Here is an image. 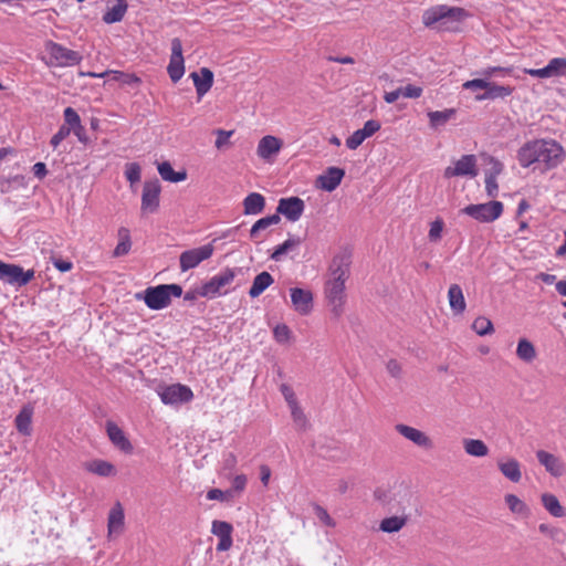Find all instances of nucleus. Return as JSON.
<instances>
[{
    "label": "nucleus",
    "instance_id": "39",
    "mask_svg": "<svg viewBox=\"0 0 566 566\" xmlns=\"http://www.w3.org/2000/svg\"><path fill=\"white\" fill-rule=\"evenodd\" d=\"M118 238L119 241L113 252L117 258L127 254L132 248L130 233L127 228H119Z\"/></svg>",
    "mask_w": 566,
    "mask_h": 566
},
{
    "label": "nucleus",
    "instance_id": "23",
    "mask_svg": "<svg viewBox=\"0 0 566 566\" xmlns=\"http://www.w3.org/2000/svg\"><path fill=\"white\" fill-rule=\"evenodd\" d=\"M190 76L193 80V84L199 97H202L206 93H208L213 84V73L207 67H202L200 70V74L192 72Z\"/></svg>",
    "mask_w": 566,
    "mask_h": 566
},
{
    "label": "nucleus",
    "instance_id": "30",
    "mask_svg": "<svg viewBox=\"0 0 566 566\" xmlns=\"http://www.w3.org/2000/svg\"><path fill=\"white\" fill-rule=\"evenodd\" d=\"M128 4L126 0H116V3L108 8L103 15V21L107 24L116 23L123 20Z\"/></svg>",
    "mask_w": 566,
    "mask_h": 566
},
{
    "label": "nucleus",
    "instance_id": "43",
    "mask_svg": "<svg viewBox=\"0 0 566 566\" xmlns=\"http://www.w3.org/2000/svg\"><path fill=\"white\" fill-rule=\"evenodd\" d=\"M233 527L230 523L224 521H213L211 533L219 538L232 536Z\"/></svg>",
    "mask_w": 566,
    "mask_h": 566
},
{
    "label": "nucleus",
    "instance_id": "61",
    "mask_svg": "<svg viewBox=\"0 0 566 566\" xmlns=\"http://www.w3.org/2000/svg\"><path fill=\"white\" fill-rule=\"evenodd\" d=\"M485 191L490 198H495L499 193V185L496 178L485 177Z\"/></svg>",
    "mask_w": 566,
    "mask_h": 566
},
{
    "label": "nucleus",
    "instance_id": "28",
    "mask_svg": "<svg viewBox=\"0 0 566 566\" xmlns=\"http://www.w3.org/2000/svg\"><path fill=\"white\" fill-rule=\"evenodd\" d=\"M449 304L454 314H461L465 310V300L462 289L458 284H452L448 291Z\"/></svg>",
    "mask_w": 566,
    "mask_h": 566
},
{
    "label": "nucleus",
    "instance_id": "49",
    "mask_svg": "<svg viewBox=\"0 0 566 566\" xmlns=\"http://www.w3.org/2000/svg\"><path fill=\"white\" fill-rule=\"evenodd\" d=\"M313 511L318 521L324 525L328 527H334L336 525L335 521L329 516L328 512L323 506L313 504Z\"/></svg>",
    "mask_w": 566,
    "mask_h": 566
},
{
    "label": "nucleus",
    "instance_id": "34",
    "mask_svg": "<svg viewBox=\"0 0 566 566\" xmlns=\"http://www.w3.org/2000/svg\"><path fill=\"white\" fill-rule=\"evenodd\" d=\"M505 504L509 510L521 517H528L531 511L530 507L515 494H506L504 496Z\"/></svg>",
    "mask_w": 566,
    "mask_h": 566
},
{
    "label": "nucleus",
    "instance_id": "56",
    "mask_svg": "<svg viewBox=\"0 0 566 566\" xmlns=\"http://www.w3.org/2000/svg\"><path fill=\"white\" fill-rule=\"evenodd\" d=\"M70 134L71 128L62 125L51 138V145L56 148Z\"/></svg>",
    "mask_w": 566,
    "mask_h": 566
},
{
    "label": "nucleus",
    "instance_id": "4",
    "mask_svg": "<svg viewBox=\"0 0 566 566\" xmlns=\"http://www.w3.org/2000/svg\"><path fill=\"white\" fill-rule=\"evenodd\" d=\"M182 295V287L178 284H161L157 286L147 287L144 295L136 294L138 300L143 298L145 304L150 310H163L171 303V297H180Z\"/></svg>",
    "mask_w": 566,
    "mask_h": 566
},
{
    "label": "nucleus",
    "instance_id": "31",
    "mask_svg": "<svg viewBox=\"0 0 566 566\" xmlns=\"http://www.w3.org/2000/svg\"><path fill=\"white\" fill-rule=\"evenodd\" d=\"M158 172L160 177L169 182H180L186 180L187 178V171L185 169L180 171H175L168 161H163L158 164Z\"/></svg>",
    "mask_w": 566,
    "mask_h": 566
},
{
    "label": "nucleus",
    "instance_id": "19",
    "mask_svg": "<svg viewBox=\"0 0 566 566\" xmlns=\"http://www.w3.org/2000/svg\"><path fill=\"white\" fill-rule=\"evenodd\" d=\"M345 170L338 167H328L324 174L317 178V186L328 192L334 191L342 182Z\"/></svg>",
    "mask_w": 566,
    "mask_h": 566
},
{
    "label": "nucleus",
    "instance_id": "27",
    "mask_svg": "<svg viewBox=\"0 0 566 566\" xmlns=\"http://www.w3.org/2000/svg\"><path fill=\"white\" fill-rule=\"evenodd\" d=\"M90 76L92 77H109V80L119 82L126 85H137L139 84L140 80L135 74L124 73L120 71H114L109 70L103 73H90Z\"/></svg>",
    "mask_w": 566,
    "mask_h": 566
},
{
    "label": "nucleus",
    "instance_id": "29",
    "mask_svg": "<svg viewBox=\"0 0 566 566\" xmlns=\"http://www.w3.org/2000/svg\"><path fill=\"white\" fill-rule=\"evenodd\" d=\"M273 282L274 280L269 272L263 271L259 273L253 280L249 295L252 298L260 296Z\"/></svg>",
    "mask_w": 566,
    "mask_h": 566
},
{
    "label": "nucleus",
    "instance_id": "26",
    "mask_svg": "<svg viewBox=\"0 0 566 566\" xmlns=\"http://www.w3.org/2000/svg\"><path fill=\"white\" fill-rule=\"evenodd\" d=\"M265 208V198L259 192L249 193L243 200L244 214H259Z\"/></svg>",
    "mask_w": 566,
    "mask_h": 566
},
{
    "label": "nucleus",
    "instance_id": "59",
    "mask_svg": "<svg viewBox=\"0 0 566 566\" xmlns=\"http://www.w3.org/2000/svg\"><path fill=\"white\" fill-rule=\"evenodd\" d=\"M380 129V123L375 119H369L364 124V127L360 129L361 133L366 136V138L373 136L376 132Z\"/></svg>",
    "mask_w": 566,
    "mask_h": 566
},
{
    "label": "nucleus",
    "instance_id": "14",
    "mask_svg": "<svg viewBox=\"0 0 566 566\" xmlns=\"http://www.w3.org/2000/svg\"><path fill=\"white\" fill-rule=\"evenodd\" d=\"M395 430L405 439L424 450H431L434 446L432 439L426 432L411 426L398 423L395 426Z\"/></svg>",
    "mask_w": 566,
    "mask_h": 566
},
{
    "label": "nucleus",
    "instance_id": "42",
    "mask_svg": "<svg viewBox=\"0 0 566 566\" xmlns=\"http://www.w3.org/2000/svg\"><path fill=\"white\" fill-rule=\"evenodd\" d=\"M546 70L548 72L549 77H557L566 74V59L565 57H554L552 59L547 65Z\"/></svg>",
    "mask_w": 566,
    "mask_h": 566
},
{
    "label": "nucleus",
    "instance_id": "51",
    "mask_svg": "<svg viewBox=\"0 0 566 566\" xmlns=\"http://www.w3.org/2000/svg\"><path fill=\"white\" fill-rule=\"evenodd\" d=\"M233 497V491H222L220 489H211L207 492V499L211 501H229Z\"/></svg>",
    "mask_w": 566,
    "mask_h": 566
},
{
    "label": "nucleus",
    "instance_id": "32",
    "mask_svg": "<svg viewBox=\"0 0 566 566\" xmlns=\"http://www.w3.org/2000/svg\"><path fill=\"white\" fill-rule=\"evenodd\" d=\"M455 113L457 111L454 108L428 112L430 127L437 129L441 126H444L450 119H452L455 116Z\"/></svg>",
    "mask_w": 566,
    "mask_h": 566
},
{
    "label": "nucleus",
    "instance_id": "7",
    "mask_svg": "<svg viewBox=\"0 0 566 566\" xmlns=\"http://www.w3.org/2000/svg\"><path fill=\"white\" fill-rule=\"evenodd\" d=\"M35 271L23 270L22 266L12 263H4L0 260V281L12 286H24L34 279Z\"/></svg>",
    "mask_w": 566,
    "mask_h": 566
},
{
    "label": "nucleus",
    "instance_id": "53",
    "mask_svg": "<svg viewBox=\"0 0 566 566\" xmlns=\"http://www.w3.org/2000/svg\"><path fill=\"white\" fill-rule=\"evenodd\" d=\"M365 139L366 136L364 133H361L360 129H357L346 139V146L349 149H356L364 143Z\"/></svg>",
    "mask_w": 566,
    "mask_h": 566
},
{
    "label": "nucleus",
    "instance_id": "38",
    "mask_svg": "<svg viewBox=\"0 0 566 566\" xmlns=\"http://www.w3.org/2000/svg\"><path fill=\"white\" fill-rule=\"evenodd\" d=\"M407 516H390L384 518L379 524V530L384 533L399 532L407 524Z\"/></svg>",
    "mask_w": 566,
    "mask_h": 566
},
{
    "label": "nucleus",
    "instance_id": "37",
    "mask_svg": "<svg viewBox=\"0 0 566 566\" xmlns=\"http://www.w3.org/2000/svg\"><path fill=\"white\" fill-rule=\"evenodd\" d=\"M542 503L545 510L555 517H562L565 515L564 507L560 505L558 499L551 493H544L542 495Z\"/></svg>",
    "mask_w": 566,
    "mask_h": 566
},
{
    "label": "nucleus",
    "instance_id": "52",
    "mask_svg": "<svg viewBox=\"0 0 566 566\" xmlns=\"http://www.w3.org/2000/svg\"><path fill=\"white\" fill-rule=\"evenodd\" d=\"M127 180L133 185L140 180V167L136 163L128 164L125 169Z\"/></svg>",
    "mask_w": 566,
    "mask_h": 566
},
{
    "label": "nucleus",
    "instance_id": "44",
    "mask_svg": "<svg viewBox=\"0 0 566 566\" xmlns=\"http://www.w3.org/2000/svg\"><path fill=\"white\" fill-rule=\"evenodd\" d=\"M485 164L488 166L485 169V177L489 178H497V176L501 175L504 169L503 164L492 156H488L485 158Z\"/></svg>",
    "mask_w": 566,
    "mask_h": 566
},
{
    "label": "nucleus",
    "instance_id": "9",
    "mask_svg": "<svg viewBox=\"0 0 566 566\" xmlns=\"http://www.w3.org/2000/svg\"><path fill=\"white\" fill-rule=\"evenodd\" d=\"M157 392L163 403L165 405H179L188 402L193 397L191 389L188 386L181 384L159 387Z\"/></svg>",
    "mask_w": 566,
    "mask_h": 566
},
{
    "label": "nucleus",
    "instance_id": "46",
    "mask_svg": "<svg viewBox=\"0 0 566 566\" xmlns=\"http://www.w3.org/2000/svg\"><path fill=\"white\" fill-rule=\"evenodd\" d=\"M513 72L512 67H502V66H490L481 71V75L485 76L488 80L492 77H505L511 75Z\"/></svg>",
    "mask_w": 566,
    "mask_h": 566
},
{
    "label": "nucleus",
    "instance_id": "40",
    "mask_svg": "<svg viewBox=\"0 0 566 566\" xmlns=\"http://www.w3.org/2000/svg\"><path fill=\"white\" fill-rule=\"evenodd\" d=\"M300 244H301L300 238H289L282 244H280L275 248V250L271 254V259L274 261H280L284 254L294 250Z\"/></svg>",
    "mask_w": 566,
    "mask_h": 566
},
{
    "label": "nucleus",
    "instance_id": "55",
    "mask_svg": "<svg viewBox=\"0 0 566 566\" xmlns=\"http://www.w3.org/2000/svg\"><path fill=\"white\" fill-rule=\"evenodd\" d=\"M399 90H400V95L406 98H418L422 94V88L420 86H416V85H411V84L403 86V87H399Z\"/></svg>",
    "mask_w": 566,
    "mask_h": 566
},
{
    "label": "nucleus",
    "instance_id": "1",
    "mask_svg": "<svg viewBox=\"0 0 566 566\" xmlns=\"http://www.w3.org/2000/svg\"><path fill=\"white\" fill-rule=\"evenodd\" d=\"M349 258L347 255L336 256L331 265V277L324 286V295L331 313L340 317L346 303L345 283L349 276Z\"/></svg>",
    "mask_w": 566,
    "mask_h": 566
},
{
    "label": "nucleus",
    "instance_id": "8",
    "mask_svg": "<svg viewBox=\"0 0 566 566\" xmlns=\"http://www.w3.org/2000/svg\"><path fill=\"white\" fill-rule=\"evenodd\" d=\"M461 212L480 222H492L501 217L503 203L492 200L486 203L469 205L464 207Z\"/></svg>",
    "mask_w": 566,
    "mask_h": 566
},
{
    "label": "nucleus",
    "instance_id": "58",
    "mask_svg": "<svg viewBox=\"0 0 566 566\" xmlns=\"http://www.w3.org/2000/svg\"><path fill=\"white\" fill-rule=\"evenodd\" d=\"M274 338L279 343H286L290 339L291 331L286 325H277L275 326L274 331Z\"/></svg>",
    "mask_w": 566,
    "mask_h": 566
},
{
    "label": "nucleus",
    "instance_id": "10",
    "mask_svg": "<svg viewBox=\"0 0 566 566\" xmlns=\"http://www.w3.org/2000/svg\"><path fill=\"white\" fill-rule=\"evenodd\" d=\"M214 248L211 243L184 251L179 256L180 270L186 272L196 268L202 261L208 260L213 254Z\"/></svg>",
    "mask_w": 566,
    "mask_h": 566
},
{
    "label": "nucleus",
    "instance_id": "35",
    "mask_svg": "<svg viewBox=\"0 0 566 566\" xmlns=\"http://www.w3.org/2000/svg\"><path fill=\"white\" fill-rule=\"evenodd\" d=\"M463 449L471 457L482 458L489 454L488 446L480 439H464Z\"/></svg>",
    "mask_w": 566,
    "mask_h": 566
},
{
    "label": "nucleus",
    "instance_id": "11",
    "mask_svg": "<svg viewBox=\"0 0 566 566\" xmlns=\"http://www.w3.org/2000/svg\"><path fill=\"white\" fill-rule=\"evenodd\" d=\"M478 175L476 158L474 155H463L460 159L455 160L453 166H448L444 169V178L453 177H475Z\"/></svg>",
    "mask_w": 566,
    "mask_h": 566
},
{
    "label": "nucleus",
    "instance_id": "20",
    "mask_svg": "<svg viewBox=\"0 0 566 566\" xmlns=\"http://www.w3.org/2000/svg\"><path fill=\"white\" fill-rule=\"evenodd\" d=\"M106 431L112 443L125 453H132L133 446L126 438L124 431L113 421H107Z\"/></svg>",
    "mask_w": 566,
    "mask_h": 566
},
{
    "label": "nucleus",
    "instance_id": "6",
    "mask_svg": "<svg viewBox=\"0 0 566 566\" xmlns=\"http://www.w3.org/2000/svg\"><path fill=\"white\" fill-rule=\"evenodd\" d=\"M45 52L49 55L46 64L55 67H67L80 64L82 55L53 41L45 43Z\"/></svg>",
    "mask_w": 566,
    "mask_h": 566
},
{
    "label": "nucleus",
    "instance_id": "60",
    "mask_svg": "<svg viewBox=\"0 0 566 566\" xmlns=\"http://www.w3.org/2000/svg\"><path fill=\"white\" fill-rule=\"evenodd\" d=\"M247 476L244 474L235 475L232 480V488L229 491H233V495L235 493H241L247 485Z\"/></svg>",
    "mask_w": 566,
    "mask_h": 566
},
{
    "label": "nucleus",
    "instance_id": "45",
    "mask_svg": "<svg viewBox=\"0 0 566 566\" xmlns=\"http://www.w3.org/2000/svg\"><path fill=\"white\" fill-rule=\"evenodd\" d=\"M472 328L478 335L484 336L493 332V324L489 318L481 316L474 319Z\"/></svg>",
    "mask_w": 566,
    "mask_h": 566
},
{
    "label": "nucleus",
    "instance_id": "41",
    "mask_svg": "<svg viewBox=\"0 0 566 566\" xmlns=\"http://www.w3.org/2000/svg\"><path fill=\"white\" fill-rule=\"evenodd\" d=\"M281 218L279 214H272L264 218L259 219L251 228L250 235L251 238H256L258 233L262 230L268 229L271 226H275L280 222Z\"/></svg>",
    "mask_w": 566,
    "mask_h": 566
},
{
    "label": "nucleus",
    "instance_id": "48",
    "mask_svg": "<svg viewBox=\"0 0 566 566\" xmlns=\"http://www.w3.org/2000/svg\"><path fill=\"white\" fill-rule=\"evenodd\" d=\"M64 122L65 126L71 128V132L81 125V118L76 111L72 107H66L64 109Z\"/></svg>",
    "mask_w": 566,
    "mask_h": 566
},
{
    "label": "nucleus",
    "instance_id": "54",
    "mask_svg": "<svg viewBox=\"0 0 566 566\" xmlns=\"http://www.w3.org/2000/svg\"><path fill=\"white\" fill-rule=\"evenodd\" d=\"M486 85H488V78L485 76H483L481 78H474V80L464 82L462 87L464 90H470V91H478V90L485 91Z\"/></svg>",
    "mask_w": 566,
    "mask_h": 566
},
{
    "label": "nucleus",
    "instance_id": "22",
    "mask_svg": "<svg viewBox=\"0 0 566 566\" xmlns=\"http://www.w3.org/2000/svg\"><path fill=\"white\" fill-rule=\"evenodd\" d=\"M513 87L510 85H499L488 80L485 92L475 96V99L481 102L485 99L505 98L513 93Z\"/></svg>",
    "mask_w": 566,
    "mask_h": 566
},
{
    "label": "nucleus",
    "instance_id": "47",
    "mask_svg": "<svg viewBox=\"0 0 566 566\" xmlns=\"http://www.w3.org/2000/svg\"><path fill=\"white\" fill-rule=\"evenodd\" d=\"M290 409H291V416H292V419H293L295 426L301 430H305L307 427V419H306L303 410L298 406V403L293 405L292 407H290Z\"/></svg>",
    "mask_w": 566,
    "mask_h": 566
},
{
    "label": "nucleus",
    "instance_id": "21",
    "mask_svg": "<svg viewBox=\"0 0 566 566\" xmlns=\"http://www.w3.org/2000/svg\"><path fill=\"white\" fill-rule=\"evenodd\" d=\"M84 470L102 478L114 476L117 473L116 468L108 461L94 459L83 463Z\"/></svg>",
    "mask_w": 566,
    "mask_h": 566
},
{
    "label": "nucleus",
    "instance_id": "12",
    "mask_svg": "<svg viewBox=\"0 0 566 566\" xmlns=\"http://www.w3.org/2000/svg\"><path fill=\"white\" fill-rule=\"evenodd\" d=\"M170 80L177 83L185 74L182 44L178 38L171 40V56L167 67Z\"/></svg>",
    "mask_w": 566,
    "mask_h": 566
},
{
    "label": "nucleus",
    "instance_id": "50",
    "mask_svg": "<svg viewBox=\"0 0 566 566\" xmlns=\"http://www.w3.org/2000/svg\"><path fill=\"white\" fill-rule=\"evenodd\" d=\"M443 226L444 223L442 219H436L431 222L428 233V238L431 242H438L441 239Z\"/></svg>",
    "mask_w": 566,
    "mask_h": 566
},
{
    "label": "nucleus",
    "instance_id": "17",
    "mask_svg": "<svg viewBox=\"0 0 566 566\" xmlns=\"http://www.w3.org/2000/svg\"><path fill=\"white\" fill-rule=\"evenodd\" d=\"M290 292L294 310L302 315H307L313 308L312 292L300 287H293Z\"/></svg>",
    "mask_w": 566,
    "mask_h": 566
},
{
    "label": "nucleus",
    "instance_id": "33",
    "mask_svg": "<svg viewBox=\"0 0 566 566\" xmlns=\"http://www.w3.org/2000/svg\"><path fill=\"white\" fill-rule=\"evenodd\" d=\"M516 356L526 364L535 360L537 353L535 346L526 338H521L516 347Z\"/></svg>",
    "mask_w": 566,
    "mask_h": 566
},
{
    "label": "nucleus",
    "instance_id": "5",
    "mask_svg": "<svg viewBox=\"0 0 566 566\" xmlns=\"http://www.w3.org/2000/svg\"><path fill=\"white\" fill-rule=\"evenodd\" d=\"M238 272H240V269H223L201 286L199 294L208 298L227 294Z\"/></svg>",
    "mask_w": 566,
    "mask_h": 566
},
{
    "label": "nucleus",
    "instance_id": "3",
    "mask_svg": "<svg viewBox=\"0 0 566 566\" xmlns=\"http://www.w3.org/2000/svg\"><path fill=\"white\" fill-rule=\"evenodd\" d=\"M467 15L465 11L457 7L436 6L423 12L422 21L426 27H436L439 30H453V23L460 22Z\"/></svg>",
    "mask_w": 566,
    "mask_h": 566
},
{
    "label": "nucleus",
    "instance_id": "36",
    "mask_svg": "<svg viewBox=\"0 0 566 566\" xmlns=\"http://www.w3.org/2000/svg\"><path fill=\"white\" fill-rule=\"evenodd\" d=\"M33 409L25 406L21 409L19 415L15 417V427L19 432L23 434H30L31 421H32Z\"/></svg>",
    "mask_w": 566,
    "mask_h": 566
},
{
    "label": "nucleus",
    "instance_id": "18",
    "mask_svg": "<svg viewBox=\"0 0 566 566\" xmlns=\"http://www.w3.org/2000/svg\"><path fill=\"white\" fill-rule=\"evenodd\" d=\"M536 458L545 470L555 478L562 476L566 472L565 463L559 458L547 451H537Z\"/></svg>",
    "mask_w": 566,
    "mask_h": 566
},
{
    "label": "nucleus",
    "instance_id": "25",
    "mask_svg": "<svg viewBox=\"0 0 566 566\" xmlns=\"http://www.w3.org/2000/svg\"><path fill=\"white\" fill-rule=\"evenodd\" d=\"M501 473L511 482L518 483L522 479L521 464L517 460L509 458L497 462Z\"/></svg>",
    "mask_w": 566,
    "mask_h": 566
},
{
    "label": "nucleus",
    "instance_id": "57",
    "mask_svg": "<svg viewBox=\"0 0 566 566\" xmlns=\"http://www.w3.org/2000/svg\"><path fill=\"white\" fill-rule=\"evenodd\" d=\"M216 134L217 139L214 145L218 149H221L229 144V139L233 135V130L217 129Z\"/></svg>",
    "mask_w": 566,
    "mask_h": 566
},
{
    "label": "nucleus",
    "instance_id": "62",
    "mask_svg": "<svg viewBox=\"0 0 566 566\" xmlns=\"http://www.w3.org/2000/svg\"><path fill=\"white\" fill-rule=\"evenodd\" d=\"M281 392H282L284 399L286 400L289 407H292L293 405H297L295 394L289 385L283 384L281 386Z\"/></svg>",
    "mask_w": 566,
    "mask_h": 566
},
{
    "label": "nucleus",
    "instance_id": "2",
    "mask_svg": "<svg viewBox=\"0 0 566 566\" xmlns=\"http://www.w3.org/2000/svg\"><path fill=\"white\" fill-rule=\"evenodd\" d=\"M563 147L553 139H535L524 144L517 151V160L524 168L543 164L546 169L557 167L563 158Z\"/></svg>",
    "mask_w": 566,
    "mask_h": 566
},
{
    "label": "nucleus",
    "instance_id": "16",
    "mask_svg": "<svg viewBox=\"0 0 566 566\" xmlns=\"http://www.w3.org/2000/svg\"><path fill=\"white\" fill-rule=\"evenodd\" d=\"M282 146L283 143L280 138L266 135L259 140L256 154L261 159L272 163L275 156L280 153Z\"/></svg>",
    "mask_w": 566,
    "mask_h": 566
},
{
    "label": "nucleus",
    "instance_id": "64",
    "mask_svg": "<svg viewBox=\"0 0 566 566\" xmlns=\"http://www.w3.org/2000/svg\"><path fill=\"white\" fill-rule=\"evenodd\" d=\"M32 171L34 177H36L38 179H43L48 174L46 166L43 163L34 164L32 167Z\"/></svg>",
    "mask_w": 566,
    "mask_h": 566
},
{
    "label": "nucleus",
    "instance_id": "15",
    "mask_svg": "<svg viewBox=\"0 0 566 566\" xmlns=\"http://www.w3.org/2000/svg\"><path fill=\"white\" fill-rule=\"evenodd\" d=\"M304 201L298 197L282 198L279 200L275 214H283L289 221L295 222L303 214Z\"/></svg>",
    "mask_w": 566,
    "mask_h": 566
},
{
    "label": "nucleus",
    "instance_id": "24",
    "mask_svg": "<svg viewBox=\"0 0 566 566\" xmlns=\"http://www.w3.org/2000/svg\"><path fill=\"white\" fill-rule=\"evenodd\" d=\"M124 510L120 503H116L108 513V535H119L124 530Z\"/></svg>",
    "mask_w": 566,
    "mask_h": 566
},
{
    "label": "nucleus",
    "instance_id": "63",
    "mask_svg": "<svg viewBox=\"0 0 566 566\" xmlns=\"http://www.w3.org/2000/svg\"><path fill=\"white\" fill-rule=\"evenodd\" d=\"M387 370L392 377H399L401 374V366L396 359H390L387 363Z\"/></svg>",
    "mask_w": 566,
    "mask_h": 566
},
{
    "label": "nucleus",
    "instance_id": "13",
    "mask_svg": "<svg viewBox=\"0 0 566 566\" xmlns=\"http://www.w3.org/2000/svg\"><path fill=\"white\" fill-rule=\"evenodd\" d=\"M161 187L157 179L145 181L142 193V211L153 213L159 207Z\"/></svg>",
    "mask_w": 566,
    "mask_h": 566
}]
</instances>
